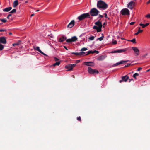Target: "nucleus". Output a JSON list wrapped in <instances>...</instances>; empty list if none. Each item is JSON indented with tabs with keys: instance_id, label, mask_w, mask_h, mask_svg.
<instances>
[{
	"instance_id": "obj_1",
	"label": "nucleus",
	"mask_w": 150,
	"mask_h": 150,
	"mask_svg": "<svg viewBox=\"0 0 150 150\" xmlns=\"http://www.w3.org/2000/svg\"><path fill=\"white\" fill-rule=\"evenodd\" d=\"M97 7L100 10H104L108 8V5L104 1L100 0L97 3Z\"/></svg>"
},
{
	"instance_id": "obj_2",
	"label": "nucleus",
	"mask_w": 150,
	"mask_h": 150,
	"mask_svg": "<svg viewBox=\"0 0 150 150\" xmlns=\"http://www.w3.org/2000/svg\"><path fill=\"white\" fill-rule=\"evenodd\" d=\"M95 24L98 26V27L96 26H94L93 27V29L96 30L97 32H99L101 31V28L102 27V25L101 22L99 21H98L95 23Z\"/></svg>"
},
{
	"instance_id": "obj_3",
	"label": "nucleus",
	"mask_w": 150,
	"mask_h": 150,
	"mask_svg": "<svg viewBox=\"0 0 150 150\" xmlns=\"http://www.w3.org/2000/svg\"><path fill=\"white\" fill-rule=\"evenodd\" d=\"M99 13V11L96 8L91 9L89 11V14L90 16L92 17L98 16Z\"/></svg>"
},
{
	"instance_id": "obj_4",
	"label": "nucleus",
	"mask_w": 150,
	"mask_h": 150,
	"mask_svg": "<svg viewBox=\"0 0 150 150\" xmlns=\"http://www.w3.org/2000/svg\"><path fill=\"white\" fill-rule=\"evenodd\" d=\"M90 15L89 13H83L80 16L78 19H85V18H90Z\"/></svg>"
},
{
	"instance_id": "obj_5",
	"label": "nucleus",
	"mask_w": 150,
	"mask_h": 150,
	"mask_svg": "<svg viewBox=\"0 0 150 150\" xmlns=\"http://www.w3.org/2000/svg\"><path fill=\"white\" fill-rule=\"evenodd\" d=\"M120 13L122 15H128L129 14V11L127 8H124L121 10Z\"/></svg>"
},
{
	"instance_id": "obj_6",
	"label": "nucleus",
	"mask_w": 150,
	"mask_h": 150,
	"mask_svg": "<svg viewBox=\"0 0 150 150\" xmlns=\"http://www.w3.org/2000/svg\"><path fill=\"white\" fill-rule=\"evenodd\" d=\"M88 71L89 74H98L99 71L96 69H93L91 68L88 67Z\"/></svg>"
},
{
	"instance_id": "obj_7",
	"label": "nucleus",
	"mask_w": 150,
	"mask_h": 150,
	"mask_svg": "<svg viewBox=\"0 0 150 150\" xmlns=\"http://www.w3.org/2000/svg\"><path fill=\"white\" fill-rule=\"evenodd\" d=\"M77 40V38L76 36H74L71 38H69L66 40V41L67 43H71L76 41Z\"/></svg>"
},
{
	"instance_id": "obj_8",
	"label": "nucleus",
	"mask_w": 150,
	"mask_h": 150,
	"mask_svg": "<svg viewBox=\"0 0 150 150\" xmlns=\"http://www.w3.org/2000/svg\"><path fill=\"white\" fill-rule=\"evenodd\" d=\"M127 50V48L120 49L117 50H114L111 52L112 53H121Z\"/></svg>"
},
{
	"instance_id": "obj_9",
	"label": "nucleus",
	"mask_w": 150,
	"mask_h": 150,
	"mask_svg": "<svg viewBox=\"0 0 150 150\" xmlns=\"http://www.w3.org/2000/svg\"><path fill=\"white\" fill-rule=\"evenodd\" d=\"M122 79L119 81L120 83H121L122 82H127V80L129 79V77L127 75H126L125 76L122 77Z\"/></svg>"
},
{
	"instance_id": "obj_10",
	"label": "nucleus",
	"mask_w": 150,
	"mask_h": 150,
	"mask_svg": "<svg viewBox=\"0 0 150 150\" xmlns=\"http://www.w3.org/2000/svg\"><path fill=\"white\" fill-rule=\"evenodd\" d=\"M135 3L133 1H131L130 2L128 5V7L130 9H132L134 8L135 5Z\"/></svg>"
},
{
	"instance_id": "obj_11",
	"label": "nucleus",
	"mask_w": 150,
	"mask_h": 150,
	"mask_svg": "<svg viewBox=\"0 0 150 150\" xmlns=\"http://www.w3.org/2000/svg\"><path fill=\"white\" fill-rule=\"evenodd\" d=\"M83 64L87 66L91 67L95 65V64L93 62H83Z\"/></svg>"
},
{
	"instance_id": "obj_12",
	"label": "nucleus",
	"mask_w": 150,
	"mask_h": 150,
	"mask_svg": "<svg viewBox=\"0 0 150 150\" xmlns=\"http://www.w3.org/2000/svg\"><path fill=\"white\" fill-rule=\"evenodd\" d=\"M7 43L6 39L4 37H0V43L6 44Z\"/></svg>"
},
{
	"instance_id": "obj_13",
	"label": "nucleus",
	"mask_w": 150,
	"mask_h": 150,
	"mask_svg": "<svg viewBox=\"0 0 150 150\" xmlns=\"http://www.w3.org/2000/svg\"><path fill=\"white\" fill-rule=\"evenodd\" d=\"M128 60H125V61H123L122 60L120 61L119 62H118L117 63H116L115 64H114V65H113V66H118L119 64H124L125 62H128Z\"/></svg>"
},
{
	"instance_id": "obj_14",
	"label": "nucleus",
	"mask_w": 150,
	"mask_h": 150,
	"mask_svg": "<svg viewBox=\"0 0 150 150\" xmlns=\"http://www.w3.org/2000/svg\"><path fill=\"white\" fill-rule=\"evenodd\" d=\"M74 25V21L72 20L67 25V27L69 28H72Z\"/></svg>"
},
{
	"instance_id": "obj_15",
	"label": "nucleus",
	"mask_w": 150,
	"mask_h": 150,
	"mask_svg": "<svg viewBox=\"0 0 150 150\" xmlns=\"http://www.w3.org/2000/svg\"><path fill=\"white\" fill-rule=\"evenodd\" d=\"M132 49L135 52L136 54H137L136 56H138L139 54V50L137 47H132Z\"/></svg>"
},
{
	"instance_id": "obj_16",
	"label": "nucleus",
	"mask_w": 150,
	"mask_h": 150,
	"mask_svg": "<svg viewBox=\"0 0 150 150\" xmlns=\"http://www.w3.org/2000/svg\"><path fill=\"white\" fill-rule=\"evenodd\" d=\"M85 54V53L84 52H82L79 53L72 52L71 53V54H74L76 56L84 55Z\"/></svg>"
},
{
	"instance_id": "obj_17",
	"label": "nucleus",
	"mask_w": 150,
	"mask_h": 150,
	"mask_svg": "<svg viewBox=\"0 0 150 150\" xmlns=\"http://www.w3.org/2000/svg\"><path fill=\"white\" fill-rule=\"evenodd\" d=\"M106 56L105 55H102L98 57L97 59L99 61H102L105 59Z\"/></svg>"
},
{
	"instance_id": "obj_18",
	"label": "nucleus",
	"mask_w": 150,
	"mask_h": 150,
	"mask_svg": "<svg viewBox=\"0 0 150 150\" xmlns=\"http://www.w3.org/2000/svg\"><path fill=\"white\" fill-rule=\"evenodd\" d=\"M65 67V68L69 69L67 71H70L72 70L73 69L72 67L70 64L66 65Z\"/></svg>"
},
{
	"instance_id": "obj_19",
	"label": "nucleus",
	"mask_w": 150,
	"mask_h": 150,
	"mask_svg": "<svg viewBox=\"0 0 150 150\" xmlns=\"http://www.w3.org/2000/svg\"><path fill=\"white\" fill-rule=\"evenodd\" d=\"M67 39L66 37H64V36L60 37L59 39V41L60 42H62L65 40Z\"/></svg>"
},
{
	"instance_id": "obj_20",
	"label": "nucleus",
	"mask_w": 150,
	"mask_h": 150,
	"mask_svg": "<svg viewBox=\"0 0 150 150\" xmlns=\"http://www.w3.org/2000/svg\"><path fill=\"white\" fill-rule=\"evenodd\" d=\"M12 8L11 7H8L6 8L3 9V11L4 12H8L10 11Z\"/></svg>"
},
{
	"instance_id": "obj_21",
	"label": "nucleus",
	"mask_w": 150,
	"mask_h": 150,
	"mask_svg": "<svg viewBox=\"0 0 150 150\" xmlns=\"http://www.w3.org/2000/svg\"><path fill=\"white\" fill-rule=\"evenodd\" d=\"M18 0H16L14 1L13 3V5L14 7H16L18 5Z\"/></svg>"
},
{
	"instance_id": "obj_22",
	"label": "nucleus",
	"mask_w": 150,
	"mask_h": 150,
	"mask_svg": "<svg viewBox=\"0 0 150 150\" xmlns=\"http://www.w3.org/2000/svg\"><path fill=\"white\" fill-rule=\"evenodd\" d=\"M138 28L139 29L138 31L135 33V35H137L139 34V33H142V32L143 31L142 30L140 29V27H138Z\"/></svg>"
},
{
	"instance_id": "obj_23",
	"label": "nucleus",
	"mask_w": 150,
	"mask_h": 150,
	"mask_svg": "<svg viewBox=\"0 0 150 150\" xmlns=\"http://www.w3.org/2000/svg\"><path fill=\"white\" fill-rule=\"evenodd\" d=\"M34 49L38 51L40 53L42 51L40 50V47H33Z\"/></svg>"
},
{
	"instance_id": "obj_24",
	"label": "nucleus",
	"mask_w": 150,
	"mask_h": 150,
	"mask_svg": "<svg viewBox=\"0 0 150 150\" xmlns=\"http://www.w3.org/2000/svg\"><path fill=\"white\" fill-rule=\"evenodd\" d=\"M21 41L19 40L18 41V42L17 43L12 44V45H13V46L15 47L16 45H19L20 44V43H21Z\"/></svg>"
},
{
	"instance_id": "obj_25",
	"label": "nucleus",
	"mask_w": 150,
	"mask_h": 150,
	"mask_svg": "<svg viewBox=\"0 0 150 150\" xmlns=\"http://www.w3.org/2000/svg\"><path fill=\"white\" fill-rule=\"evenodd\" d=\"M60 62L59 61H58L55 63L53 64V66H55L56 65H60Z\"/></svg>"
},
{
	"instance_id": "obj_26",
	"label": "nucleus",
	"mask_w": 150,
	"mask_h": 150,
	"mask_svg": "<svg viewBox=\"0 0 150 150\" xmlns=\"http://www.w3.org/2000/svg\"><path fill=\"white\" fill-rule=\"evenodd\" d=\"M139 76V74L137 73H135L133 75L132 77L134 78L135 79H136V77L138 76Z\"/></svg>"
},
{
	"instance_id": "obj_27",
	"label": "nucleus",
	"mask_w": 150,
	"mask_h": 150,
	"mask_svg": "<svg viewBox=\"0 0 150 150\" xmlns=\"http://www.w3.org/2000/svg\"><path fill=\"white\" fill-rule=\"evenodd\" d=\"M128 41H129L131 42H132L134 43H136V40L135 38H134L132 40H128Z\"/></svg>"
},
{
	"instance_id": "obj_28",
	"label": "nucleus",
	"mask_w": 150,
	"mask_h": 150,
	"mask_svg": "<svg viewBox=\"0 0 150 150\" xmlns=\"http://www.w3.org/2000/svg\"><path fill=\"white\" fill-rule=\"evenodd\" d=\"M102 37H100L99 38H98L97 40H99L100 41H101L103 40V38L104 37V36L103 35V34H102Z\"/></svg>"
},
{
	"instance_id": "obj_29",
	"label": "nucleus",
	"mask_w": 150,
	"mask_h": 150,
	"mask_svg": "<svg viewBox=\"0 0 150 150\" xmlns=\"http://www.w3.org/2000/svg\"><path fill=\"white\" fill-rule=\"evenodd\" d=\"M87 50V49L86 47H83L80 50L81 51H86Z\"/></svg>"
},
{
	"instance_id": "obj_30",
	"label": "nucleus",
	"mask_w": 150,
	"mask_h": 150,
	"mask_svg": "<svg viewBox=\"0 0 150 150\" xmlns=\"http://www.w3.org/2000/svg\"><path fill=\"white\" fill-rule=\"evenodd\" d=\"M4 46L1 44H0V51H1L4 49Z\"/></svg>"
},
{
	"instance_id": "obj_31",
	"label": "nucleus",
	"mask_w": 150,
	"mask_h": 150,
	"mask_svg": "<svg viewBox=\"0 0 150 150\" xmlns=\"http://www.w3.org/2000/svg\"><path fill=\"white\" fill-rule=\"evenodd\" d=\"M16 10L15 9H14L12 10L10 13H16Z\"/></svg>"
},
{
	"instance_id": "obj_32",
	"label": "nucleus",
	"mask_w": 150,
	"mask_h": 150,
	"mask_svg": "<svg viewBox=\"0 0 150 150\" xmlns=\"http://www.w3.org/2000/svg\"><path fill=\"white\" fill-rule=\"evenodd\" d=\"M93 54L92 51L91 50H89L87 52V53L86 54V55H88L90 54Z\"/></svg>"
},
{
	"instance_id": "obj_33",
	"label": "nucleus",
	"mask_w": 150,
	"mask_h": 150,
	"mask_svg": "<svg viewBox=\"0 0 150 150\" xmlns=\"http://www.w3.org/2000/svg\"><path fill=\"white\" fill-rule=\"evenodd\" d=\"M94 38H95V37L93 36H91L89 38V39L90 40H94Z\"/></svg>"
},
{
	"instance_id": "obj_34",
	"label": "nucleus",
	"mask_w": 150,
	"mask_h": 150,
	"mask_svg": "<svg viewBox=\"0 0 150 150\" xmlns=\"http://www.w3.org/2000/svg\"><path fill=\"white\" fill-rule=\"evenodd\" d=\"M139 25L140 26H142V28H144L146 27L145 25L143 23H140L139 24Z\"/></svg>"
},
{
	"instance_id": "obj_35",
	"label": "nucleus",
	"mask_w": 150,
	"mask_h": 150,
	"mask_svg": "<svg viewBox=\"0 0 150 150\" xmlns=\"http://www.w3.org/2000/svg\"><path fill=\"white\" fill-rule=\"evenodd\" d=\"M54 61L56 62L59 61V59H58L57 58L55 57H54Z\"/></svg>"
},
{
	"instance_id": "obj_36",
	"label": "nucleus",
	"mask_w": 150,
	"mask_h": 150,
	"mask_svg": "<svg viewBox=\"0 0 150 150\" xmlns=\"http://www.w3.org/2000/svg\"><path fill=\"white\" fill-rule=\"evenodd\" d=\"M145 17L147 18H150V13L147 14L145 16Z\"/></svg>"
},
{
	"instance_id": "obj_37",
	"label": "nucleus",
	"mask_w": 150,
	"mask_h": 150,
	"mask_svg": "<svg viewBox=\"0 0 150 150\" xmlns=\"http://www.w3.org/2000/svg\"><path fill=\"white\" fill-rule=\"evenodd\" d=\"M77 120H79L80 122L81 121V117L80 116L77 117Z\"/></svg>"
},
{
	"instance_id": "obj_38",
	"label": "nucleus",
	"mask_w": 150,
	"mask_h": 150,
	"mask_svg": "<svg viewBox=\"0 0 150 150\" xmlns=\"http://www.w3.org/2000/svg\"><path fill=\"white\" fill-rule=\"evenodd\" d=\"M98 18H102L103 17V16L101 15L100 14H98Z\"/></svg>"
},
{
	"instance_id": "obj_39",
	"label": "nucleus",
	"mask_w": 150,
	"mask_h": 150,
	"mask_svg": "<svg viewBox=\"0 0 150 150\" xmlns=\"http://www.w3.org/2000/svg\"><path fill=\"white\" fill-rule=\"evenodd\" d=\"M93 54L96 53L97 54H98L99 53V52L98 51L96 50H94L93 51H92Z\"/></svg>"
},
{
	"instance_id": "obj_40",
	"label": "nucleus",
	"mask_w": 150,
	"mask_h": 150,
	"mask_svg": "<svg viewBox=\"0 0 150 150\" xmlns=\"http://www.w3.org/2000/svg\"><path fill=\"white\" fill-rule=\"evenodd\" d=\"M1 21L2 22H3L4 23L7 21V20L6 19H1Z\"/></svg>"
},
{
	"instance_id": "obj_41",
	"label": "nucleus",
	"mask_w": 150,
	"mask_h": 150,
	"mask_svg": "<svg viewBox=\"0 0 150 150\" xmlns=\"http://www.w3.org/2000/svg\"><path fill=\"white\" fill-rule=\"evenodd\" d=\"M131 65V64L130 63H128L127 65H125V67H129V66H130Z\"/></svg>"
},
{
	"instance_id": "obj_42",
	"label": "nucleus",
	"mask_w": 150,
	"mask_h": 150,
	"mask_svg": "<svg viewBox=\"0 0 150 150\" xmlns=\"http://www.w3.org/2000/svg\"><path fill=\"white\" fill-rule=\"evenodd\" d=\"M128 79L129 80V82H130L132 81H134V80L132 79Z\"/></svg>"
},
{
	"instance_id": "obj_43",
	"label": "nucleus",
	"mask_w": 150,
	"mask_h": 150,
	"mask_svg": "<svg viewBox=\"0 0 150 150\" xmlns=\"http://www.w3.org/2000/svg\"><path fill=\"white\" fill-rule=\"evenodd\" d=\"M113 44H117V41L115 40L112 41Z\"/></svg>"
},
{
	"instance_id": "obj_44",
	"label": "nucleus",
	"mask_w": 150,
	"mask_h": 150,
	"mask_svg": "<svg viewBox=\"0 0 150 150\" xmlns=\"http://www.w3.org/2000/svg\"><path fill=\"white\" fill-rule=\"evenodd\" d=\"M76 64H70V65H71L72 67V68H74V67H75L76 66Z\"/></svg>"
},
{
	"instance_id": "obj_45",
	"label": "nucleus",
	"mask_w": 150,
	"mask_h": 150,
	"mask_svg": "<svg viewBox=\"0 0 150 150\" xmlns=\"http://www.w3.org/2000/svg\"><path fill=\"white\" fill-rule=\"evenodd\" d=\"M41 54H43V55H44V56H47V54H45V53H43V52H42V51L40 53Z\"/></svg>"
},
{
	"instance_id": "obj_46",
	"label": "nucleus",
	"mask_w": 150,
	"mask_h": 150,
	"mask_svg": "<svg viewBox=\"0 0 150 150\" xmlns=\"http://www.w3.org/2000/svg\"><path fill=\"white\" fill-rule=\"evenodd\" d=\"M142 69V68L141 67H139L137 69V71H139L140 70H141Z\"/></svg>"
},
{
	"instance_id": "obj_47",
	"label": "nucleus",
	"mask_w": 150,
	"mask_h": 150,
	"mask_svg": "<svg viewBox=\"0 0 150 150\" xmlns=\"http://www.w3.org/2000/svg\"><path fill=\"white\" fill-rule=\"evenodd\" d=\"M104 15H105V18H108L107 17V15L106 13H104Z\"/></svg>"
},
{
	"instance_id": "obj_48",
	"label": "nucleus",
	"mask_w": 150,
	"mask_h": 150,
	"mask_svg": "<svg viewBox=\"0 0 150 150\" xmlns=\"http://www.w3.org/2000/svg\"><path fill=\"white\" fill-rule=\"evenodd\" d=\"M134 23H135V22H131V23H130V24L131 25H133L134 24Z\"/></svg>"
},
{
	"instance_id": "obj_49",
	"label": "nucleus",
	"mask_w": 150,
	"mask_h": 150,
	"mask_svg": "<svg viewBox=\"0 0 150 150\" xmlns=\"http://www.w3.org/2000/svg\"><path fill=\"white\" fill-rule=\"evenodd\" d=\"M149 23H146V24H144L145 25V27H146L149 25Z\"/></svg>"
},
{
	"instance_id": "obj_50",
	"label": "nucleus",
	"mask_w": 150,
	"mask_h": 150,
	"mask_svg": "<svg viewBox=\"0 0 150 150\" xmlns=\"http://www.w3.org/2000/svg\"><path fill=\"white\" fill-rule=\"evenodd\" d=\"M80 62V60H77L76 61V63H78Z\"/></svg>"
},
{
	"instance_id": "obj_51",
	"label": "nucleus",
	"mask_w": 150,
	"mask_h": 150,
	"mask_svg": "<svg viewBox=\"0 0 150 150\" xmlns=\"http://www.w3.org/2000/svg\"><path fill=\"white\" fill-rule=\"evenodd\" d=\"M4 31L5 30L4 29H0V32H2Z\"/></svg>"
},
{
	"instance_id": "obj_52",
	"label": "nucleus",
	"mask_w": 150,
	"mask_h": 150,
	"mask_svg": "<svg viewBox=\"0 0 150 150\" xmlns=\"http://www.w3.org/2000/svg\"><path fill=\"white\" fill-rule=\"evenodd\" d=\"M11 14H9L8 15V16H7V18H8L10 16H11Z\"/></svg>"
},
{
	"instance_id": "obj_53",
	"label": "nucleus",
	"mask_w": 150,
	"mask_h": 150,
	"mask_svg": "<svg viewBox=\"0 0 150 150\" xmlns=\"http://www.w3.org/2000/svg\"><path fill=\"white\" fill-rule=\"evenodd\" d=\"M64 47L66 50H68V49H67V48L65 46H64Z\"/></svg>"
},
{
	"instance_id": "obj_54",
	"label": "nucleus",
	"mask_w": 150,
	"mask_h": 150,
	"mask_svg": "<svg viewBox=\"0 0 150 150\" xmlns=\"http://www.w3.org/2000/svg\"><path fill=\"white\" fill-rule=\"evenodd\" d=\"M9 34L10 35H11L12 34V33L11 32L9 33Z\"/></svg>"
},
{
	"instance_id": "obj_55",
	"label": "nucleus",
	"mask_w": 150,
	"mask_h": 150,
	"mask_svg": "<svg viewBox=\"0 0 150 150\" xmlns=\"http://www.w3.org/2000/svg\"><path fill=\"white\" fill-rule=\"evenodd\" d=\"M147 54H145L143 56L144 57H146V56H147Z\"/></svg>"
},
{
	"instance_id": "obj_56",
	"label": "nucleus",
	"mask_w": 150,
	"mask_h": 150,
	"mask_svg": "<svg viewBox=\"0 0 150 150\" xmlns=\"http://www.w3.org/2000/svg\"><path fill=\"white\" fill-rule=\"evenodd\" d=\"M150 3V0H149L148 2H147V3L148 4V3Z\"/></svg>"
},
{
	"instance_id": "obj_57",
	"label": "nucleus",
	"mask_w": 150,
	"mask_h": 150,
	"mask_svg": "<svg viewBox=\"0 0 150 150\" xmlns=\"http://www.w3.org/2000/svg\"><path fill=\"white\" fill-rule=\"evenodd\" d=\"M34 14H32L31 15V16H33L34 15Z\"/></svg>"
},
{
	"instance_id": "obj_58",
	"label": "nucleus",
	"mask_w": 150,
	"mask_h": 150,
	"mask_svg": "<svg viewBox=\"0 0 150 150\" xmlns=\"http://www.w3.org/2000/svg\"><path fill=\"white\" fill-rule=\"evenodd\" d=\"M28 1H25V3H28Z\"/></svg>"
},
{
	"instance_id": "obj_59",
	"label": "nucleus",
	"mask_w": 150,
	"mask_h": 150,
	"mask_svg": "<svg viewBox=\"0 0 150 150\" xmlns=\"http://www.w3.org/2000/svg\"><path fill=\"white\" fill-rule=\"evenodd\" d=\"M39 11V10H37L36 11V12H38V11Z\"/></svg>"
},
{
	"instance_id": "obj_60",
	"label": "nucleus",
	"mask_w": 150,
	"mask_h": 150,
	"mask_svg": "<svg viewBox=\"0 0 150 150\" xmlns=\"http://www.w3.org/2000/svg\"><path fill=\"white\" fill-rule=\"evenodd\" d=\"M72 76L73 77H74V75H72Z\"/></svg>"
},
{
	"instance_id": "obj_61",
	"label": "nucleus",
	"mask_w": 150,
	"mask_h": 150,
	"mask_svg": "<svg viewBox=\"0 0 150 150\" xmlns=\"http://www.w3.org/2000/svg\"><path fill=\"white\" fill-rule=\"evenodd\" d=\"M121 39H122V40H124V38H121Z\"/></svg>"
},
{
	"instance_id": "obj_62",
	"label": "nucleus",
	"mask_w": 150,
	"mask_h": 150,
	"mask_svg": "<svg viewBox=\"0 0 150 150\" xmlns=\"http://www.w3.org/2000/svg\"><path fill=\"white\" fill-rule=\"evenodd\" d=\"M82 19H79V20L81 21L82 20Z\"/></svg>"
},
{
	"instance_id": "obj_63",
	"label": "nucleus",
	"mask_w": 150,
	"mask_h": 150,
	"mask_svg": "<svg viewBox=\"0 0 150 150\" xmlns=\"http://www.w3.org/2000/svg\"><path fill=\"white\" fill-rule=\"evenodd\" d=\"M149 71V70H147V71Z\"/></svg>"
},
{
	"instance_id": "obj_64",
	"label": "nucleus",
	"mask_w": 150,
	"mask_h": 150,
	"mask_svg": "<svg viewBox=\"0 0 150 150\" xmlns=\"http://www.w3.org/2000/svg\"><path fill=\"white\" fill-rule=\"evenodd\" d=\"M105 24V23H103V25Z\"/></svg>"
}]
</instances>
